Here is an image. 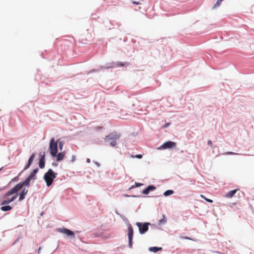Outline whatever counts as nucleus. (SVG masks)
Instances as JSON below:
<instances>
[{"label":"nucleus","instance_id":"obj_18","mask_svg":"<svg viewBox=\"0 0 254 254\" xmlns=\"http://www.w3.org/2000/svg\"><path fill=\"white\" fill-rule=\"evenodd\" d=\"M162 250V247H150L149 248V251L153 253H156L158 251H161Z\"/></svg>","mask_w":254,"mask_h":254},{"label":"nucleus","instance_id":"obj_40","mask_svg":"<svg viewBox=\"0 0 254 254\" xmlns=\"http://www.w3.org/2000/svg\"><path fill=\"white\" fill-rule=\"evenodd\" d=\"M87 161H88V162H90L89 159H88V160H87Z\"/></svg>","mask_w":254,"mask_h":254},{"label":"nucleus","instance_id":"obj_6","mask_svg":"<svg viewBox=\"0 0 254 254\" xmlns=\"http://www.w3.org/2000/svg\"><path fill=\"white\" fill-rule=\"evenodd\" d=\"M58 231L60 233L65 234L68 236H70L72 238L75 237L74 233L72 231L66 228H60L58 229Z\"/></svg>","mask_w":254,"mask_h":254},{"label":"nucleus","instance_id":"obj_3","mask_svg":"<svg viewBox=\"0 0 254 254\" xmlns=\"http://www.w3.org/2000/svg\"><path fill=\"white\" fill-rule=\"evenodd\" d=\"M58 141H55L54 138H52L50 140L49 148L50 154L53 157H56L58 153Z\"/></svg>","mask_w":254,"mask_h":254},{"label":"nucleus","instance_id":"obj_28","mask_svg":"<svg viewBox=\"0 0 254 254\" xmlns=\"http://www.w3.org/2000/svg\"><path fill=\"white\" fill-rule=\"evenodd\" d=\"M224 154H229V155H233V154H237V153L232 152H227L224 153Z\"/></svg>","mask_w":254,"mask_h":254},{"label":"nucleus","instance_id":"obj_26","mask_svg":"<svg viewBox=\"0 0 254 254\" xmlns=\"http://www.w3.org/2000/svg\"><path fill=\"white\" fill-rule=\"evenodd\" d=\"M141 185H142V184H140V183H135V186H132L130 187V189H131L134 188L135 187H139V186H141Z\"/></svg>","mask_w":254,"mask_h":254},{"label":"nucleus","instance_id":"obj_30","mask_svg":"<svg viewBox=\"0 0 254 254\" xmlns=\"http://www.w3.org/2000/svg\"><path fill=\"white\" fill-rule=\"evenodd\" d=\"M132 3L133 4H137V5L141 4V3H140L139 2H137L136 1H132Z\"/></svg>","mask_w":254,"mask_h":254},{"label":"nucleus","instance_id":"obj_31","mask_svg":"<svg viewBox=\"0 0 254 254\" xmlns=\"http://www.w3.org/2000/svg\"><path fill=\"white\" fill-rule=\"evenodd\" d=\"M205 200L210 203H212L213 202L212 200L208 199V198L205 199Z\"/></svg>","mask_w":254,"mask_h":254},{"label":"nucleus","instance_id":"obj_8","mask_svg":"<svg viewBox=\"0 0 254 254\" xmlns=\"http://www.w3.org/2000/svg\"><path fill=\"white\" fill-rule=\"evenodd\" d=\"M176 143L175 142L169 141L165 142L161 146V148L163 149L171 148L176 146Z\"/></svg>","mask_w":254,"mask_h":254},{"label":"nucleus","instance_id":"obj_24","mask_svg":"<svg viewBox=\"0 0 254 254\" xmlns=\"http://www.w3.org/2000/svg\"><path fill=\"white\" fill-rule=\"evenodd\" d=\"M221 3V2L217 0L215 4L213 6V9H215L217 7H219Z\"/></svg>","mask_w":254,"mask_h":254},{"label":"nucleus","instance_id":"obj_4","mask_svg":"<svg viewBox=\"0 0 254 254\" xmlns=\"http://www.w3.org/2000/svg\"><path fill=\"white\" fill-rule=\"evenodd\" d=\"M136 224L139 228V233L143 234L148 231L150 223L146 222L143 224L140 222H137Z\"/></svg>","mask_w":254,"mask_h":254},{"label":"nucleus","instance_id":"obj_23","mask_svg":"<svg viewBox=\"0 0 254 254\" xmlns=\"http://www.w3.org/2000/svg\"><path fill=\"white\" fill-rule=\"evenodd\" d=\"M58 143H59V146L60 149L61 150H62L64 145V142L63 141H58Z\"/></svg>","mask_w":254,"mask_h":254},{"label":"nucleus","instance_id":"obj_1","mask_svg":"<svg viewBox=\"0 0 254 254\" xmlns=\"http://www.w3.org/2000/svg\"><path fill=\"white\" fill-rule=\"evenodd\" d=\"M57 177V173H55L52 169H50L44 175V178L46 183L47 187H50L53 183L54 179Z\"/></svg>","mask_w":254,"mask_h":254},{"label":"nucleus","instance_id":"obj_37","mask_svg":"<svg viewBox=\"0 0 254 254\" xmlns=\"http://www.w3.org/2000/svg\"><path fill=\"white\" fill-rule=\"evenodd\" d=\"M13 180L17 181V178H15L14 179H13Z\"/></svg>","mask_w":254,"mask_h":254},{"label":"nucleus","instance_id":"obj_19","mask_svg":"<svg viewBox=\"0 0 254 254\" xmlns=\"http://www.w3.org/2000/svg\"><path fill=\"white\" fill-rule=\"evenodd\" d=\"M17 196V194H16L15 195L11 197V198L10 199V201H3L1 203V205L7 204L12 202L16 198Z\"/></svg>","mask_w":254,"mask_h":254},{"label":"nucleus","instance_id":"obj_12","mask_svg":"<svg viewBox=\"0 0 254 254\" xmlns=\"http://www.w3.org/2000/svg\"><path fill=\"white\" fill-rule=\"evenodd\" d=\"M38 171V169H34L33 172L30 174V175L28 176V178L30 180H35L36 179V174Z\"/></svg>","mask_w":254,"mask_h":254},{"label":"nucleus","instance_id":"obj_22","mask_svg":"<svg viewBox=\"0 0 254 254\" xmlns=\"http://www.w3.org/2000/svg\"><path fill=\"white\" fill-rule=\"evenodd\" d=\"M166 222V218L165 216L164 215H163V218L161 219L159 222V224H164Z\"/></svg>","mask_w":254,"mask_h":254},{"label":"nucleus","instance_id":"obj_15","mask_svg":"<svg viewBox=\"0 0 254 254\" xmlns=\"http://www.w3.org/2000/svg\"><path fill=\"white\" fill-rule=\"evenodd\" d=\"M39 167L41 169L45 167V155L44 154L40 159L39 162Z\"/></svg>","mask_w":254,"mask_h":254},{"label":"nucleus","instance_id":"obj_33","mask_svg":"<svg viewBox=\"0 0 254 254\" xmlns=\"http://www.w3.org/2000/svg\"><path fill=\"white\" fill-rule=\"evenodd\" d=\"M75 160V156L73 155L72 156V162H74Z\"/></svg>","mask_w":254,"mask_h":254},{"label":"nucleus","instance_id":"obj_2","mask_svg":"<svg viewBox=\"0 0 254 254\" xmlns=\"http://www.w3.org/2000/svg\"><path fill=\"white\" fill-rule=\"evenodd\" d=\"M121 137V135L117 132H112L106 135L104 138L105 140L110 141V145L112 146H115L117 144L116 140H118Z\"/></svg>","mask_w":254,"mask_h":254},{"label":"nucleus","instance_id":"obj_13","mask_svg":"<svg viewBox=\"0 0 254 254\" xmlns=\"http://www.w3.org/2000/svg\"><path fill=\"white\" fill-rule=\"evenodd\" d=\"M28 192V190L26 189H24L22 190V191L20 193L19 201H21L25 198V195L27 194Z\"/></svg>","mask_w":254,"mask_h":254},{"label":"nucleus","instance_id":"obj_29","mask_svg":"<svg viewBox=\"0 0 254 254\" xmlns=\"http://www.w3.org/2000/svg\"><path fill=\"white\" fill-rule=\"evenodd\" d=\"M170 125V123L166 124L162 126V127L166 128V127H168Z\"/></svg>","mask_w":254,"mask_h":254},{"label":"nucleus","instance_id":"obj_34","mask_svg":"<svg viewBox=\"0 0 254 254\" xmlns=\"http://www.w3.org/2000/svg\"><path fill=\"white\" fill-rule=\"evenodd\" d=\"M200 196L202 198H203V199H205H205H207V198H206V197H205L203 195H202V194H201V195H200Z\"/></svg>","mask_w":254,"mask_h":254},{"label":"nucleus","instance_id":"obj_38","mask_svg":"<svg viewBox=\"0 0 254 254\" xmlns=\"http://www.w3.org/2000/svg\"><path fill=\"white\" fill-rule=\"evenodd\" d=\"M4 201H10V199H7L6 200H4Z\"/></svg>","mask_w":254,"mask_h":254},{"label":"nucleus","instance_id":"obj_10","mask_svg":"<svg viewBox=\"0 0 254 254\" xmlns=\"http://www.w3.org/2000/svg\"><path fill=\"white\" fill-rule=\"evenodd\" d=\"M156 188L154 186H149L143 191V193L148 194L150 191L154 190Z\"/></svg>","mask_w":254,"mask_h":254},{"label":"nucleus","instance_id":"obj_17","mask_svg":"<svg viewBox=\"0 0 254 254\" xmlns=\"http://www.w3.org/2000/svg\"><path fill=\"white\" fill-rule=\"evenodd\" d=\"M30 180L29 179H28V178L25 180V181L24 182H20L18 184V185H21V188L23 187V186H26L27 187H29L30 186Z\"/></svg>","mask_w":254,"mask_h":254},{"label":"nucleus","instance_id":"obj_14","mask_svg":"<svg viewBox=\"0 0 254 254\" xmlns=\"http://www.w3.org/2000/svg\"><path fill=\"white\" fill-rule=\"evenodd\" d=\"M65 154V153L64 151L60 152L58 154H57V155L56 156V157H57L56 160L57 161H60L62 160L64 158Z\"/></svg>","mask_w":254,"mask_h":254},{"label":"nucleus","instance_id":"obj_21","mask_svg":"<svg viewBox=\"0 0 254 254\" xmlns=\"http://www.w3.org/2000/svg\"><path fill=\"white\" fill-rule=\"evenodd\" d=\"M174 193V191L172 190H168L164 192V195L166 196L171 195Z\"/></svg>","mask_w":254,"mask_h":254},{"label":"nucleus","instance_id":"obj_16","mask_svg":"<svg viewBox=\"0 0 254 254\" xmlns=\"http://www.w3.org/2000/svg\"><path fill=\"white\" fill-rule=\"evenodd\" d=\"M129 64L127 63H121L120 62H117L116 63L113 64V65L111 66L112 67H116L118 66H123L126 65H128Z\"/></svg>","mask_w":254,"mask_h":254},{"label":"nucleus","instance_id":"obj_35","mask_svg":"<svg viewBox=\"0 0 254 254\" xmlns=\"http://www.w3.org/2000/svg\"><path fill=\"white\" fill-rule=\"evenodd\" d=\"M182 238H184V239H185L192 240L191 239H190V238L188 237H182Z\"/></svg>","mask_w":254,"mask_h":254},{"label":"nucleus","instance_id":"obj_36","mask_svg":"<svg viewBox=\"0 0 254 254\" xmlns=\"http://www.w3.org/2000/svg\"><path fill=\"white\" fill-rule=\"evenodd\" d=\"M40 251H41V248L40 247V248H39V249H38V254H40Z\"/></svg>","mask_w":254,"mask_h":254},{"label":"nucleus","instance_id":"obj_7","mask_svg":"<svg viewBox=\"0 0 254 254\" xmlns=\"http://www.w3.org/2000/svg\"><path fill=\"white\" fill-rule=\"evenodd\" d=\"M21 189V185H18V184L15 186L12 189L9 191H7L5 194L6 196H9L14 193H17Z\"/></svg>","mask_w":254,"mask_h":254},{"label":"nucleus","instance_id":"obj_27","mask_svg":"<svg viewBox=\"0 0 254 254\" xmlns=\"http://www.w3.org/2000/svg\"><path fill=\"white\" fill-rule=\"evenodd\" d=\"M208 144L211 147V148L213 147V144L212 141L210 140H209L207 142Z\"/></svg>","mask_w":254,"mask_h":254},{"label":"nucleus","instance_id":"obj_11","mask_svg":"<svg viewBox=\"0 0 254 254\" xmlns=\"http://www.w3.org/2000/svg\"><path fill=\"white\" fill-rule=\"evenodd\" d=\"M35 155L34 153H33L31 155V156L30 157V158L28 160L27 164L26 165V166H25V167L24 168L25 170L27 169L30 167V166L31 165V163H32V162L34 160V159L35 158Z\"/></svg>","mask_w":254,"mask_h":254},{"label":"nucleus","instance_id":"obj_32","mask_svg":"<svg viewBox=\"0 0 254 254\" xmlns=\"http://www.w3.org/2000/svg\"><path fill=\"white\" fill-rule=\"evenodd\" d=\"M102 128V127H95V129L97 130H98Z\"/></svg>","mask_w":254,"mask_h":254},{"label":"nucleus","instance_id":"obj_5","mask_svg":"<svg viewBox=\"0 0 254 254\" xmlns=\"http://www.w3.org/2000/svg\"><path fill=\"white\" fill-rule=\"evenodd\" d=\"M133 235V230L132 226L129 225L128 227V245L130 248H132V238Z\"/></svg>","mask_w":254,"mask_h":254},{"label":"nucleus","instance_id":"obj_20","mask_svg":"<svg viewBox=\"0 0 254 254\" xmlns=\"http://www.w3.org/2000/svg\"><path fill=\"white\" fill-rule=\"evenodd\" d=\"M12 207L9 205L3 206L1 207V210L3 211H7L11 210Z\"/></svg>","mask_w":254,"mask_h":254},{"label":"nucleus","instance_id":"obj_9","mask_svg":"<svg viewBox=\"0 0 254 254\" xmlns=\"http://www.w3.org/2000/svg\"><path fill=\"white\" fill-rule=\"evenodd\" d=\"M238 190V189H235L232 190L228 191L224 195V197L226 198H232L234 194L237 192Z\"/></svg>","mask_w":254,"mask_h":254},{"label":"nucleus","instance_id":"obj_25","mask_svg":"<svg viewBox=\"0 0 254 254\" xmlns=\"http://www.w3.org/2000/svg\"><path fill=\"white\" fill-rule=\"evenodd\" d=\"M131 157H132V158H138V159H141V158H142V155H141V154L136 155L135 156L132 155Z\"/></svg>","mask_w":254,"mask_h":254},{"label":"nucleus","instance_id":"obj_39","mask_svg":"<svg viewBox=\"0 0 254 254\" xmlns=\"http://www.w3.org/2000/svg\"><path fill=\"white\" fill-rule=\"evenodd\" d=\"M218 0L221 2L223 0Z\"/></svg>","mask_w":254,"mask_h":254}]
</instances>
